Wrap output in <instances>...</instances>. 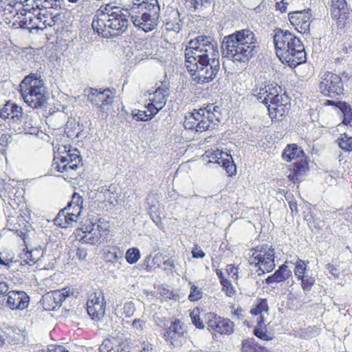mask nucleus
<instances>
[{"mask_svg":"<svg viewBox=\"0 0 352 352\" xmlns=\"http://www.w3.org/2000/svg\"><path fill=\"white\" fill-rule=\"evenodd\" d=\"M119 346H113L111 341L109 339H106L100 346L99 349L100 352H126L122 349L121 350H119Z\"/></svg>","mask_w":352,"mask_h":352,"instance_id":"e433bc0d","label":"nucleus"},{"mask_svg":"<svg viewBox=\"0 0 352 352\" xmlns=\"http://www.w3.org/2000/svg\"><path fill=\"white\" fill-rule=\"evenodd\" d=\"M234 331V324L228 318L221 319V335H231Z\"/></svg>","mask_w":352,"mask_h":352,"instance_id":"79ce46f5","label":"nucleus"},{"mask_svg":"<svg viewBox=\"0 0 352 352\" xmlns=\"http://www.w3.org/2000/svg\"><path fill=\"white\" fill-rule=\"evenodd\" d=\"M24 255H25V258H24L21 262V264H23V263H24L29 265H33L34 264L36 263V259L33 258L32 252H26L24 254Z\"/></svg>","mask_w":352,"mask_h":352,"instance_id":"e2e57ef3","label":"nucleus"},{"mask_svg":"<svg viewBox=\"0 0 352 352\" xmlns=\"http://www.w3.org/2000/svg\"><path fill=\"white\" fill-rule=\"evenodd\" d=\"M111 16L107 19V33L104 34L106 38H115L124 33L129 25V18L131 19V10L126 9H116Z\"/></svg>","mask_w":352,"mask_h":352,"instance_id":"423d86ee","label":"nucleus"},{"mask_svg":"<svg viewBox=\"0 0 352 352\" xmlns=\"http://www.w3.org/2000/svg\"><path fill=\"white\" fill-rule=\"evenodd\" d=\"M311 10L294 11L289 13L288 18L291 24L302 34L308 33L310 28Z\"/></svg>","mask_w":352,"mask_h":352,"instance_id":"4468645a","label":"nucleus"},{"mask_svg":"<svg viewBox=\"0 0 352 352\" xmlns=\"http://www.w3.org/2000/svg\"><path fill=\"white\" fill-rule=\"evenodd\" d=\"M82 203L83 199L81 196H80L78 193L74 192L72 195V198L71 201L67 204V208L68 210L72 209L71 206H74V209L76 210H82Z\"/></svg>","mask_w":352,"mask_h":352,"instance_id":"58836bf2","label":"nucleus"},{"mask_svg":"<svg viewBox=\"0 0 352 352\" xmlns=\"http://www.w3.org/2000/svg\"><path fill=\"white\" fill-rule=\"evenodd\" d=\"M21 93L24 101L32 108H41L47 104L45 87L41 81L35 80L32 86L25 89L21 85Z\"/></svg>","mask_w":352,"mask_h":352,"instance_id":"6e6552de","label":"nucleus"},{"mask_svg":"<svg viewBox=\"0 0 352 352\" xmlns=\"http://www.w3.org/2000/svg\"><path fill=\"white\" fill-rule=\"evenodd\" d=\"M116 9H120V8L113 6L111 3L105 5L103 10L101 11V16L106 17V19L109 18V16H111L113 12H118Z\"/></svg>","mask_w":352,"mask_h":352,"instance_id":"5fc2aeb1","label":"nucleus"},{"mask_svg":"<svg viewBox=\"0 0 352 352\" xmlns=\"http://www.w3.org/2000/svg\"><path fill=\"white\" fill-rule=\"evenodd\" d=\"M215 124L217 123H214V125H211L206 118V114L204 113V116L200 118L196 125V131L197 132H203L206 130H212L215 129Z\"/></svg>","mask_w":352,"mask_h":352,"instance_id":"ea45409f","label":"nucleus"},{"mask_svg":"<svg viewBox=\"0 0 352 352\" xmlns=\"http://www.w3.org/2000/svg\"><path fill=\"white\" fill-rule=\"evenodd\" d=\"M146 107L149 112L148 114L150 117H151V119L160 111V110H161L152 101H149V102L146 105Z\"/></svg>","mask_w":352,"mask_h":352,"instance_id":"bf43d9fd","label":"nucleus"},{"mask_svg":"<svg viewBox=\"0 0 352 352\" xmlns=\"http://www.w3.org/2000/svg\"><path fill=\"white\" fill-rule=\"evenodd\" d=\"M211 107L212 105H208L203 109L205 110V113H206V120L211 125H214V123H217V124H215V129H217L219 126V117L214 112H212Z\"/></svg>","mask_w":352,"mask_h":352,"instance_id":"4c0bfd02","label":"nucleus"},{"mask_svg":"<svg viewBox=\"0 0 352 352\" xmlns=\"http://www.w3.org/2000/svg\"><path fill=\"white\" fill-rule=\"evenodd\" d=\"M250 313L254 316L260 315L257 323L260 327L264 325L265 315H269V307L267 300L265 298L258 299L256 304L252 307Z\"/></svg>","mask_w":352,"mask_h":352,"instance_id":"412c9836","label":"nucleus"},{"mask_svg":"<svg viewBox=\"0 0 352 352\" xmlns=\"http://www.w3.org/2000/svg\"><path fill=\"white\" fill-rule=\"evenodd\" d=\"M56 18V16H48L45 13H38L36 15L30 13L26 14L24 19L21 21V27L30 31H32V30H43L47 26L52 27L54 25Z\"/></svg>","mask_w":352,"mask_h":352,"instance_id":"9d476101","label":"nucleus"},{"mask_svg":"<svg viewBox=\"0 0 352 352\" xmlns=\"http://www.w3.org/2000/svg\"><path fill=\"white\" fill-rule=\"evenodd\" d=\"M132 117L136 121H148L151 120L146 111L134 110L132 111Z\"/></svg>","mask_w":352,"mask_h":352,"instance_id":"49530a36","label":"nucleus"},{"mask_svg":"<svg viewBox=\"0 0 352 352\" xmlns=\"http://www.w3.org/2000/svg\"><path fill=\"white\" fill-rule=\"evenodd\" d=\"M126 260L130 264L135 263L140 257V253L138 248L129 249L126 252Z\"/></svg>","mask_w":352,"mask_h":352,"instance_id":"37998d69","label":"nucleus"},{"mask_svg":"<svg viewBox=\"0 0 352 352\" xmlns=\"http://www.w3.org/2000/svg\"><path fill=\"white\" fill-rule=\"evenodd\" d=\"M219 324L220 320L217 319L215 314L212 313L208 314V329L215 337L217 336L216 333H219Z\"/></svg>","mask_w":352,"mask_h":352,"instance_id":"c9c22d12","label":"nucleus"},{"mask_svg":"<svg viewBox=\"0 0 352 352\" xmlns=\"http://www.w3.org/2000/svg\"><path fill=\"white\" fill-rule=\"evenodd\" d=\"M276 54L291 67L305 62L307 54L300 39L288 30L277 29L273 36Z\"/></svg>","mask_w":352,"mask_h":352,"instance_id":"f03ea898","label":"nucleus"},{"mask_svg":"<svg viewBox=\"0 0 352 352\" xmlns=\"http://www.w3.org/2000/svg\"><path fill=\"white\" fill-rule=\"evenodd\" d=\"M294 274L297 278L302 277L304 275L308 274L307 273V265L305 262L301 259H298L296 262Z\"/></svg>","mask_w":352,"mask_h":352,"instance_id":"c03bdc74","label":"nucleus"},{"mask_svg":"<svg viewBox=\"0 0 352 352\" xmlns=\"http://www.w3.org/2000/svg\"><path fill=\"white\" fill-rule=\"evenodd\" d=\"M256 344L253 339L245 340L242 342V352H254Z\"/></svg>","mask_w":352,"mask_h":352,"instance_id":"603ef678","label":"nucleus"},{"mask_svg":"<svg viewBox=\"0 0 352 352\" xmlns=\"http://www.w3.org/2000/svg\"><path fill=\"white\" fill-rule=\"evenodd\" d=\"M256 41L254 33L250 30L236 31L223 38L222 54L234 63H248L254 54Z\"/></svg>","mask_w":352,"mask_h":352,"instance_id":"f257e3e1","label":"nucleus"},{"mask_svg":"<svg viewBox=\"0 0 352 352\" xmlns=\"http://www.w3.org/2000/svg\"><path fill=\"white\" fill-rule=\"evenodd\" d=\"M219 154H220V153L218 149L217 151H207L204 157L205 158H208V164L213 163L219 164L220 163L219 161V158L218 157Z\"/></svg>","mask_w":352,"mask_h":352,"instance_id":"de8ad7c7","label":"nucleus"},{"mask_svg":"<svg viewBox=\"0 0 352 352\" xmlns=\"http://www.w3.org/2000/svg\"><path fill=\"white\" fill-rule=\"evenodd\" d=\"M274 258L275 251L272 246L262 244L250 250L248 262L257 268L256 272L261 276L273 271L276 267Z\"/></svg>","mask_w":352,"mask_h":352,"instance_id":"20e7f679","label":"nucleus"},{"mask_svg":"<svg viewBox=\"0 0 352 352\" xmlns=\"http://www.w3.org/2000/svg\"><path fill=\"white\" fill-rule=\"evenodd\" d=\"M190 318L192 320V322L195 324V326L197 328L199 329H204V325L203 322L201 321L199 314V309L193 310L190 313Z\"/></svg>","mask_w":352,"mask_h":352,"instance_id":"864d4df0","label":"nucleus"},{"mask_svg":"<svg viewBox=\"0 0 352 352\" xmlns=\"http://www.w3.org/2000/svg\"><path fill=\"white\" fill-rule=\"evenodd\" d=\"M62 0H44V4L41 3V7L45 9L48 8H56L60 6Z\"/></svg>","mask_w":352,"mask_h":352,"instance_id":"052dcab7","label":"nucleus"},{"mask_svg":"<svg viewBox=\"0 0 352 352\" xmlns=\"http://www.w3.org/2000/svg\"><path fill=\"white\" fill-rule=\"evenodd\" d=\"M133 24L145 32L153 30L157 25L160 7L157 0H133L129 8Z\"/></svg>","mask_w":352,"mask_h":352,"instance_id":"7ed1b4c3","label":"nucleus"},{"mask_svg":"<svg viewBox=\"0 0 352 352\" xmlns=\"http://www.w3.org/2000/svg\"><path fill=\"white\" fill-rule=\"evenodd\" d=\"M280 87L274 86L272 84L262 85L259 88L253 89V95L265 104L268 108L269 105L280 103V98L286 99V96L280 94Z\"/></svg>","mask_w":352,"mask_h":352,"instance_id":"9b49d317","label":"nucleus"},{"mask_svg":"<svg viewBox=\"0 0 352 352\" xmlns=\"http://www.w3.org/2000/svg\"><path fill=\"white\" fill-rule=\"evenodd\" d=\"M3 112L6 116V118L10 116L12 119L16 121L20 120L23 113L22 107L11 101H8L3 106Z\"/></svg>","mask_w":352,"mask_h":352,"instance_id":"393cba45","label":"nucleus"},{"mask_svg":"<svg viewBox=\"0 0 352 352\" xmlns=\"http://www.w3.org/2000/svg\"><path fill=\"white\" fill-rule=\"evenodd\" d=\"M331 15L335 19H347L349 8L346 0H332Z\"/></svg>","mask_w":352,"mask_h":352,"instance_id":"6ab92c4d","label":"nucleus"},{"mask_svg":"<svg viewBox=\"0 0 352 352\" xmlns=\"http://www.w3.org/2000/svg\"><path fill=\"white\" fill-rule=\"evenodd\" d=\"M135 311L134 304L132 302H126L123 307V312L126 317L130 318L132 316Z\"/></svg>","mask_w":352,"mask_h":352,"instance_id":"4d7b16f0","label":"nucleus"},{"mask_svg":"<svg viewBox=\"0 0 352 352\" xmlns=\"http://www.w3.org/2000/svg\"><path fill=\"white\" fill-rule=\"evenodd\" d=\"M193 41L194 46H201L203 52L201 54H209L210 56H218L217 46L212 45V40L209 36H198Z\"/></svg>","mask_w":352,"mask_h":352,"instance_id":"aec40b11","label":"nucleus"},{"mask_svg":"<svg viewBox=\"0 0 352 352\" xmlns=\"http://www.w3.org/2000/svg\"><path fill=\"white\" fill-rule=\"evenodd\" d=\"M221 290L225 292L226 296L232 297L235 295L236 291L232 283L228 279H225L221 274Z\"/></svg>","mask_w":352,"mask_h":352,"instance_id":"a19ab883","label":"nucleus"},{"mask_svg":"<svg viewBox=\"0 0 352 352\" xmlns=\"http://www.w3.org/2000/svg\"><path fill=\"white\" fill-rule=\"evenodd\" d=\"M192 254L193 258H204L205 256V253L204 251L197 245L195 246V248L192 250Z\"/></svg>","mask_w":352,"mask_h":352,"instance_id":"69168bd1","label":"nucleus"},{"mask_svg":"<svg viewBox=\"0 0 352 352\" xmlns=\"http://www.w3.org/2000/svg\"><path fill=\"white\" fill-rule=\"evenodd\" d=\"M72 294V292H71L69 288H64L61 290H55L47 293L43 297V306L46 310L54 311L56 308H59L62 302Z\"/></svg>","mask_w":352,"mask_h":352,"instance_id":"f8f14e48","label":"nucleus"},{"mask_svg":"<svg viewBox=\"0 0 352 352\" xmlns=\"http://www.w3.org/2000/svg\"><path fill=\"white\" fill-rule=\"evenodd\" d=\"M182 326L180 324V321L179 320H175L170 327L166 330V332L164 333V337H166V340H173L175 339L177 336L180 335L182 332Z\"/></svg>","mask_w":352,"mask_h":352,"instance_id":"2f4dec72","label":"nucleus"},{"mask_svg":"<svg viewBox=\"0 0 352 352\" xmlns=\"http://www.w3.org/2000/svg\"><path fill=\"white\" fill-rule=\"evenodd\" d=\"M280 100L279 104L268 106L267 109L269 111V115L272 119L276 118L278 116H283L286 110L288 109V107H287L288 103L287 97L286 96V99L280 98Z\"/></svg>","mask_w":352,"mask_h":352,"instance_id":"bb28decb","label":"nucleus"},{"mask_svg":"<svg viewBox=\"0 0 352 352\" xmlns=\"http://www.w3.org/2000/svg\"><path fill=\"white\" fill-rule=\"evenodd\" d=\"M149 214L151 219L156 224V226L160 227L162 224V219L158 210L155 206H151L150 208Z\"/></svg>","mask_w":352,"mask_h":352,"instance_id":"3c124183","label":"nucleus"},{"mask_svg":"<svg viewBox=\"0 0 352 352\" xmlns=\"http://www.w3.org/2000/svg\"><path fill=\"white\" fill-rule=\"evenodd\" d=\"M338 146L345 152L352 151V137L346 133L341 134L340 137L336 141Z\"/></svg>","mask_w":352,"mask_h":352,"instance_id":"473e14b6","label":"nucleus"},{"mask_svg":"<svg viewBox=\"0 0 352 352\" xmlns=\"http://www.w3.org/2000/svg\"><path fill=\"white\" fill-rule=\"evenodd\" d=\"M298 280L301 281L300 286L305 292H310L316 282V278L309 274L304 275Z\"/></svg>","mask_w":352,"mask_h":352,"instance_id":"f704fd0d","label":"nucleus"},{"mask_svg":"<svg viewBox=\"0 0 352 352\" xmlns=\"http://www.w3.org/2000/svg\"><path fill=\"white\" fill-rule=\"evenodd\" d=\"M212 0H186L185 6L191 11L202 12L211 5Z\"/></svg>","mask_w":352,"mask_h":352,"instance_id":"7c9ffc66","label":"nucleus"},{"mask_svg":"<svg viewBox=\"0 0 352 352\" xmlns=\"http://www.w3.org/2000/svg\"><path fill=\"white\" fill-rule=\"evenodd\" d=\"M85 235L81 238V241L85 243L94 245L100 243L102 233L101 230H96L95 228L89 229V226H86Z\"/></svg>","mask_w":352,"mask_h":352,"instance_id":"a878e982","label":"nucleus"},{"mask_svg":"<svg viewBox=\"0 0 352 352\" xmlns=\"http://www.w3.org/2000/svg\"><path fill=\"white\" fill-rule=\"evenodd\" d=\"M326 268L334 278H338L340 277L339 269L337 267L329 263L326 265Z\"/></svg>","mask_w":352,"mask_h":352,"instance_id":"0e129e2a","label":"nucleus"},{"mask_svg":"<svg viewBox=\"0 0 352 352\" xmlns=\"http://www.w3.org/2000/svg\"><path fill=\"white\" fill-rule=\"evenodd\" d=\"M107 21L106 17L101 16L100 19H94L91 23V26L94 31H96L98 34H102L104 36V34L105 33H107Z\"/></svg>","mask_w":352,"mask_h":352,"instance_id":"72a5a7b5","label":"nucleus"},{"mask_svg":"<svg viewBox=\"0 0 352 352\" xmlns=\"http://www.w3.org/2000/svg\"><path fill=\"white\" fill-rule=\"evenodd\" d=\"M122 253L120 252L116 251H108L105 255V259L107 262H110L111 263H116L119 258H122Z\"/></svg>","mask_w":352,"mask_h":352,"instance_id":"8fccbe9b","label":"nucleus"},{"mask_svg":"<svg viewBox=\"0 0 352 352\" xmlns=\"http://www.w3.org/2000/svg\"><path fill=\"white\" fill-rule=\"evenodd\" d=\"M88 100L95 107L103 111L104 106L108 105L113 102V94L109 89L103 91L98 89L90 88L87 95Z\"/></svg>","mask_w":352,"mask_h":352,"instance_id":"2eb2a0df","label":"nucleus"},{"mask_svg":"<svg viewBox=\"0 0 352 352\" xmlns=\"http://www.w3.org/2000/svg\"><path fill=\"white\" fill-rule=\"evenodd\" d=\"M79 217L70 212V210L65 208L59 211L54 219V222L55 224L62 228H67L73 226L74 223L77 222Z\"/></svg>","mask_w":352,"mask_h":352,"instance_id":"a211bd4d","label":"nucleus"},{"mask_svg":"<svg viewBox=\"0 0 352 352\" xmlns=\"http://www.w3.org/2000/svg\"><path fill=\"white\" fill-rule=\"evenodd\" d=\"M292 274L286 264L281 265L275 272L265 279V283L271 285L274 283H280L288 279Z\"/></svg>","mask_w":352,"mask_h":352,"instance_id":"4be33fe9","label":"nucleus"},{"mask_svg":"<svg viewBox=\"0 0 352 352\" xmlns=\"http://www.w3.org/2000/svg\"><path fill=\"white\" fill-rule=\"evenodd\" d=\"M81 162L82 157L78 150L67 151L64 147V151L55 153L52 166L58 172L64 173L76 170Z\"/></svg>","mask_w":352,"mask_h":352,"instance_id":"0eeeda50","label":"nucleus"},{"mask_svg":"<svg viewBox=\"0 0 352 352\" xmlns=\"http://www.w3.org/2000/svg\"><path fill=\"white\" fill-rule=\"evenodd\" d=\"M190 46L185 50V65L189 72L195 77L198 74V70L201 65H204L207 58L210 56L209 54H201L203 49L201 46H194L193 41H190Z\"/></svg>","mask_w":352,"mask_h":352,"instance_id":"1a4fd4ad","label":"nucleus"},{"mask_svg":"<svg viewBox=\"0 0 352 352\" xmlns=\"http://www.w3.org/2000/svg\"><path fill=\"white\" fill-rule=\"evenodd\" d=\"M23 120V129L25 133L33 134L36 131V128L33 125L32 119L28 116H24L21 118Z\"/></svg>","mask_w":352,"mask_h":352,"instance_id":"a18cd8bd","label":"nucleus"},{"mask_svg":"<svg viewBox=\"0 0 352 352\" xmlns=\"http://www.w3.org/2000/svg\"><path fill=\"white\" fill-rule=\"evenodd\" d=\"M254 334L258 338L263 340H265V341H268V340H272V338L270 337L267 333L266 332H264L262 329V326L260 327L258 326V324H257V327L254 329Z\"/></svg>","mask_w":352,"mask_h":352,"instance_id":"13d9d810","label":"nucleus"},{"mask_svg":"<svg viewBox=\"0 0 352 352\" xmlns=\"http://www.w3.org/2000/svg\"><path fill=\"white\" fill-rule=\"evenodd\" d=\"M207 60L198 70V74L195 78L198 79V82H208L212 80L219 70V55L208 56Z\"/></svg>","mask_w":352,"mask_h":352,"instance_id":"ddd939ff","label":"nucleus"},{"mask_svg":"<svg viewBox=\"0 0 352 352\" xmlns=\"http://www.w3.org/2000/svg\"><path fill=\"white\" fill-rule=\"evenodd\" d=\"M318 89L324 96L334 98L344 94V85L341 77L328 71L320 72Z\"/></svg>","mask_w":352,"mask_h":352,"instance_id":"39448f33","label":"nucleus"},{"mask_svg":"<svg viewBox=\"0 0 352 352\" xmlns=\"http://www.w3.org/2000/svg\"><path fill=\"white\" fill-rule=\"evenodd\" d=\"M11 189V185L8 183H6L3 180L0 181V197L2 198L3 201H6L7 191Z\"/></svg>","mask_w":352,"mask_h":352,"instance_id":"6e6d98bb","label":"nucleus"},{"mask_svg":"<svg viewBox=\"0 0 352 352\" xmlns=\"http://www.w3.org/2000/svg\"><path fill=\"white\" fill-rule=\"evenodd\" d=\"M304 154V151L298 147L295 144H289L284 149L283 153V158L288 162L296 159H301Z\"/></svg>","mask_w":352,"mask_h":352,"instance_id":"c85d7f7f","label":"nucleus"},{"mask_svg":"<svg viewBox=\"0 0 352 352\" xmlns=\"http://www.w3.org/2000/svg\"><path fill=\"white\" fill-rule=\"evenodd\" d=\"M221 167L226 171L228 176L231 177L236 173V166L232 157L221 151Z\"/></svg>","mask_w":352,"mask_h":352,"instance_id":"c756f323","label":"nucleus"},{"mask_svg":"<svg viewBox=\"0 0 352 352\" xmlns=\"http://www.w3.org/2000/svg\"><path fill=\"white\" fill-rule=\"evenodd\" d=\"M168 89L166 87H160L153 92L148 91L149 96H153L152 98H149V101H152L162 109L166 103V97L168 95Z\"/></svg>","mask_w":352,"mask_h":352,"instance_id":"b1692460","label":"nucleus"},{"mask_svg":"<svg viewBox=\"0 0 352 352\" xmlns=\"http://www.w3.org/2000/svg\"><path fill=\"white\" fill-rule=\"evenodd\" d=\"M226 272L229 278L236 280L238 278V269L233 265H228Z\"/></svg>","mask_w":352,"mask_h":352,"instance_id":"680f3d73","label":"nucleus"},{"mask_svg":"<svg viewBox=\"0 0 352 352\" xmlns=\"http://www.w3.org/2000/svg\"><path fill=\"white\" fill-rule=\"evenodd\" d=\"M103 222L101 221V219L98 220V223H92V228H95L96 230H101V233L103 232L104 234H107V228L106 225H102Z\"/></svg>","mask_w":352,"mask_h":352,"instance_id":"338daca9","label":"nucleus"},{"mask_svg":"<svg viewBox=\"0 0 352 352\" xmlns=\"http://www.w3.org/2000/svg\"><path fill=\"white\" fill-rule=\"evenodd\" d=\"M35 80L38 81V79L32 80L31 76H27L23 80L22 84L21 85L23 86V89H25V86L26 87L32 86V85H34V82Z\"/></svg>","mask_w":352,"mask_h":352,"instance_id":"774afa93","label":"nucleus"},{"mask_svg":"<svg viewBox=\"0 0 352 352\" xmlns=\"http://www.w3.org/2000/svg\"><path fill=\"white\" fill-rule=\"evenodd\" d=\"M309 168L307 162L302 159L298 160L294 162L292 167V172L289 175L288 177L293 182L302 180V177L308 172Z\"/></svg>","mask_w":352,"mask_h":352,"instance_id":"5701e85b","label":"nucleus"},{"mask_svg":"<svg viewBox=\"0 0 352 352\" xmlns=\"http://www.w3.org/2000/svg\"><path fill=\"white\" fill-rule=\"evenodd\" d=\"M7 305L12 310H23L28 307L30 297L23 291H8Z\"/></svg>","mask_w":352,"mask_h":352,"instance_id":"dca6fc26","label":"nucleus"},{"mask_svg":"<svg viewBox=\"0 0 352 352\" xmlns=\"http://www.w3.org/2000/svg\"><path fill=\"white\" fill-rule=\"evenodd\" d=\"M202 297V292L201 289L195 285H192L190 287V292L188 296V299L190 301H197L201 298Z\"/></svg>","mask_w":352,"mask_h":352,"instance_id":"09e8293b","label":"nucleus"},{"mask_svg":"<svg viewBox=\"0 0 352 352\" xmlns=\"http://www.w3.org/2000/svg\"><path fill=\"white\" fill-rule=\"evenodd\" d=\"M204 116V110L199 109L194 112L190 113L188 116H185L184 121V127L186 129L196 131V125L200 118Z\"/></svg>","mask_w":352,"mask_h":352,"instance_id":"cd10ccee","label":"nucleus"},{"mask_svg":"<svg viewBox=\"0 0 352 352\" xmlns=\"http://www.w3.org/2000/svg\"><path fill=\"white\" fill-rule=\"evenodd\" d=\"M104 298L100 300L96 294H91L87 302V311L90 317L95 320H99L104 316Z\"/></svg>","mask_w":352,"mask_h":352,"instance_id":"f3484780","label":"nucleus"}]
</instances>
